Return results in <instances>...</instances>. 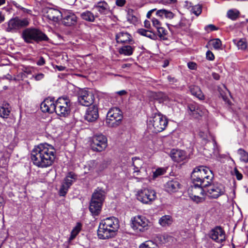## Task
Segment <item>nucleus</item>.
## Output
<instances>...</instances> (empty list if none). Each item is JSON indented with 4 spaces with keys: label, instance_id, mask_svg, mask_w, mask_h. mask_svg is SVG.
Wrapping results in <instances>:
<instances>
[{
    "label": "nucleus",
    "instance_id": "23",
    "mask_svg": "<svg viewBox=\"0 0 248 248\" xmlns=\"http://www.w3.org/2000/svg\"><path fill=\"white\" fill-rule=\"evenodd\" d=\"M116 40L118 43H127L132 41L131 35L127 32L121 31L116 35Z\"/></svg>",
    "mask_w": 248,
    "mask_h": 248
},
{
    "label": "nucleus",
    "instance_id": "46",
    "mask_svg": "<svg viewBox=\"0 0 248 248\" xmlns=\"http://www.w3.org/2000/svg\"><path fill=\"white\" fill-rule=\"evenodd\" d=\"M191 11L195 15L198 16L202 12V7L199 5L192 6Z\"/></svg>",
    "mask_w": 248,
    "mask_h": 248
},
{
    "label": "nucleus",
    "instance_id": "6",
    "mask_svg": "<svg viewBox=\"0 0 248 248\" xmlns=\"http://www.w3.org/2000/svg\"><path fill=\"white\" fill-rule=\"evenodd\" d=\"M123 118L122 112L119 108H112L107 114V125L109 127H117L121 124Z\"/></svg>",
    "mask_w": 248,
    "mask_h": 248
},
{
    "label": "nucleus",
    "instance_id": "41",
    "mask_svg": "<svg viewBox=\"0 0 248 248\" xmlns=\"http://www.w3.org/2000/svg\"><path fill=\"white\" fill-rule=\"evenodd\" d=\"M158 35L160 39L166 40H167V35L168 34V31L164 28L160 27L157 28Z\"/></svg>",
    "mask_w": 248,
    "mask_h": 248
},
{
    "label": "nucleus",
    "instance_id": "43",
    "mask_svg": "<svg viewBox=\"0 0 248 248\" xmlns=\"http://www.w3.org/2000/svg\"><path fill=\"white\" fill-rule=\"evenodd\" d=\"M48 103L49 105L48 106V110L47 112L52 113L54 112H55L56 113V101L54 102L51 100H49Z\"/></svg>",
    "mask_w": 248,
    "mask_h": 248
},
{
    "label": "nucleus",
    "instance_id": "33",
    "mask_svg": "<svg viewBox=\"0 0 248 248\" xmlns=\"http://www.w3.org/2000/svg\"><path fill=\"white\" fill-rule=\"evenodd\" d=\"M119 52L121 54L130 56L132 54L133 49L130 46L127 45L121 47Z\"/></svg>",
    "mask_w": 248,
    "mask_h": 248
},
{
    "label": "nucleus",
    "instance_id": "62",
    "mask_svg": "<svg viewBox=\"0 0 248 248\" xmlns=\"http://www.w3.org/2000/svg\"><path fill=\"white\" fill-rule=\"evenodd\" d=\"M21 9L24 13H27L28 14H31V10L27 9L23 7H22Z\"/></svg>",
    "mask_w": 248,
    "mask_h": 248
},
{
    "label": "nucleus",
    "instance_id": "63",
    "mask_svg": "<svg viewBox=\"0 0 248 248\" xmlns=\"http://www.w3.org/2000/svg\"><path fill=\"white\" fill-rule=\"evenodd\" d=\"M117 93L119 95L122 96L126 93V92L125 90H121L117 92Z\"/></svg>",
    "mask_w": 248,
    "mask_h": 248
},
{
    "label": "nucleus",
    "instance_id": "59",
    "mask_svg": "<svg viewBox=\"0 0 248 248\" xmlns=\"http://www.w3.org/2000/svg\"><path fill=\"white\" fill-rule=\"evenodd\" d=\"M212 77L215 80H219L220 78V76L219 75V74L216 73H213Z\"/></svg>",
    "mask_w": 248,
    "mask_h": 248
},
{
    "label": "nucleus",
    "instance_id": "7",
    "mask_svg": "<svg viewBox=\"0 0 248 248\" xmlns=\"http://www.w3.org/2000/svg\"><path fill=\"white\" fill-rule=\"evenodd\" d=\"M90 146L94 152H100L105 150L108 146L107 138L102 134L94 135L91 140Z\"/></svg>",
    "mask_w": 248,
    "mask_h": 248
},
{
    "label": "nucleus",
    "instance_id": "60",
    "mask_svg": "<svg viewBox=\"0 0 248 248\" xmlns=\"http://www.w3.org/2000/svg\"><path fill=\"white\" fill-rule=\"evenodd\" d=\"M156 9H153L150 10L147 14L146 16L148 18H150L152 14L155 11H156Z\"/></svg>",
    "mask_w": 248,
    "mask_h": 248
},
{
    "label": "nucleus",
    "instance_id": "21",
    "mask_svg": "<svg viewBox=\"0 0 248 248\" xmlns=\"http://www.w3.org/2000/svg\"><path fill=\"white\" fill-rule=\"evenodd\" d=\"M170 156L173 161L179 162L186 158V152L183 150L173 149L170 151Z\"/></svg>",
    "mask_w": 248,
    "mask_h": 248
},
{
    "label": "nucleus",
    "instance_id": "37",
    "mask_svg": "<svg viewBox=\"0 0 248 248\" xmlns=\"http://www.w3.org/2000/svg\"><path fill=\"white\" fill-rule=\"evenodd\" d=\"M233 42L237 45L239 49L245 50L247 47V43L245 39L242 38L239 41L233 40Z\"/></svg>",
    "mask_w": 248,
    "mask_h": 248
},
{
    "label": "nucleus",
    "instance_id": "47",
    "mask_svg": "<svg viewBox=\"0 0 248 248\" xmlns=\"http://www.w3.org/2000/svg\"><path fill=\"white\" fill-rule=\"evenodd\" d=\"M191 199L196 203H198L204 201V198L196 194H191Z\"/></svg>",
    "mask_w": 248,
    "mask_h": 248
},
{
    "label": "nucleus",
    "instance_id": "26",
    "mask_svg": "<svg viewBox=\"0 0 248 248\" xmlns=\"http://www.w3.org/2000/svg\"><path fill=\"white\" fill-rule=\"evenodd\" d=\"M81 18L86 21L93 22L94 21L95 18L98 17V14L94 15L92 12L86 10L80 14Z\"/></svg>",
    "mask_w": 248,
    "mask_h": 248
},
{
    "label": "nucleus",
    "instance_id": "54",
    "mask_svg": "<svg viewBox=\"0 0 248 248\" xmlns=\"http://www.w3.org/2000/svg\"><path fill=\"white\" fill-rule=\"evenodd\" d=\"M45 63V60L44 58L42 57H40L39 60L36 62L37 65L39 66H42L44 65Z\"/></svg>",
    "mask_w": 248,
    "mask_h": 248
},
{
    "label": "nucleus",
    "instance_id": "9",
    "mask_svg": "<svg viewBox=\"0 0 248 248\" xmlns=\"http://www.w3.org/2000/svg\"><path fill=\"white\" fill-rule=\"evenodd\" d=\"M137 198L142 203L150 204L156 198V192L149 188L141 189L138 192Z\"/></svg>",
    "mask_w": 248,
    "mask_h": 248
},
{
    "label": "nucleus",
    "instance_id": "50",
    "mask_svg": "<svg viewBox=\"0 0 248 248\" xmlns=\"http://www.w3.org/2000/svg\"><path fill=\"white\" fill-rule=\"evenodd\" d=\"M234 174L236 176V179L238 180H241L243 178V175L236 168L234 169Z\"/></svg>",
    "mask_w": 248,
    "mask_h": 248
},
{
    "label": "nucleus",
    "instance_id": "36",
    "mask_svg": "<svg viewBox=\"0 0 248 248\" xmlns=\"http://www.w3.org/2000/svg\"><path fill=\"white\" fill-rule=\"evenodd\" d=\"M138 32L142 36L147 37L151 39H154L155 37V34L152 31L144 29H140Z\"/></svg>",
    "mask_w": 248,
    "mask_h": 248
},
{
    "label": "nucleus",
    "instance_id": "25",
    "mask_svg": "<svg viewBox=\"0 0 248 248\" xmlns=\"http://www.w3.org/2000/svg\"><path fill=\"white\" fill-rule=\"evenodd\" d=\"M97 9L100 14L106 15L108 12V5L105 1H99L93 6V9Z\"/></svg>",
    "mask_w": 248,
    "mask_h": 248
},
{
    "label": "nucleus",
    "instance_id": "14",
    "mask_svg": "<svg viewBox=\"0 0 248 248\" xmlns=\"http://www.w3.org/2000/svg\"><path fill=\"white\" fill-rule=\"evenodd\" d=\"M77 179V176L74 173L69 172L62 184L59 192V195L61 196H65L68 189L73 183V180H76Z\"/></svg>",
    "mask_w": 248,
    "mask_h": 248
},
{
    "label": "nucleus",
    "instance_id": "28",
    "mask_svg": "<svg viewBox=\"0 0 248 248\" xmlns=\"http://www.w3.org/2000/svg\"><path fill=\"white\" fill-rule=\"evenodd\" d=\"M190 23L189 21L186 18H182L178 24L176 25L175 27L177 29H180L186 33L190 32Z\"/></svg>",
    "mask_w": 248,
    "mask_h": 248
},
{
    "label": "nucleus",
    "instance_id": "44",
    "mask_svg": "<svg viewBox=\"0 0 248 248\" xmlns=\"http://www.w3.org/2000/svg\"><path fill=\"white\" fill-rule=\"evenodd\" d=\"M49 99L45 100L40 105V108L44 112H47L48 110Z\"/></svg>",
    "mask_w": 248,
    "mask_h": 248
},
{
    "label": "nucleus",
    "instance_id": "2",
    "mask_svg": "<svg viewBox=\"0 0 248 248\" xmlns=\"http://www.w3.org/2000/svg\"><path fill=\"white\" fill-rule=\"evenodd\" d=\"M119 228V220L114 217H109L101 221L97 230L100 239H106L113 237Z\"/></svg>",
    "mask_w": 248,
    "mask_h": 248
},
{
    "label": "nucleus",
    "instance_id": "13",
    "mask_svg": "<svg viewBox=\"0 0 248 248\" xmlns=\"http://www.w3.org/2000/svg\"><path fill=\"white\" fill-rule=\"evenodd\" d=\"M225 187L221 184L211 185L210 184L206 188L205 194L212 199H217L225 193Z\"/></svg>",
    "mask_w": 248,
    "mask_h": 248
},
{
    "label": "nucleus",
    "instance_id": "56",
    "mask_svg": "<svg viewBox=\"0 0 248 248\" xmlns=\"http://www.w3.org/2000/svg\"><path fill=\"white\" fill-rule=\"evenodd\" d=\"M125 2V0H116V4L118 6H123Z\"/></svg>",
    "mask_w": 248,
    "mask_h": 248
},
{
    "label": "nucleus",
    "instance_id": "24",
    "mask_svg": "<svg viewBox=\"0 0 248 248\" xmlns=\"http://www.w3.org/2000/svg\"><path fill=\"white\" fill-rule=\"evenodd\" d=\"M102 203L91 200L89 207L90 211L93 216L98 215L102 208Z\"/></svg>",
    "mask_w": 248,
    "mask_h": 248
},
{
    "label": "nucleus",
    "instance_id": "16",
    "mask_svg": "<svg viewBox=\"0 0 248 248\" xmlns=\"http://www.w3.org/2000/svg\"><path fill=\"white\" fill-rule=\"evenodd\" d=\"M187 109L189 114L196 119L201 117L205 112L202 106L194 103L188 104Z\"/></svg>",
    "mask_w": 248,
    "mask_h": 248
},
{
    "label": "nucleus",
    "instance_id": "42",
    "mask_svg": "<svg viewBox=\"0 0 248 248\" xmlns=\"http://www.w3.org/2000/svg\"><path fill=\"white\" fill-rule=\"evenodd\" d=\"M139 248H156V245L152 241H146L141 244Z\"/></svg>",
    "mask_w": 248,
    "mask_h": 248
},
{
    "label": "nucleus",
    "instance_id": "40",
    "mask_svg": "<svg viewBox=\"0 0 248 248\" xmlns=\"http://www.w3.org/2000/svg\"><path fill=\"white\" fill-rule=\"evenodd\" d=\"M238 153L240 155V160L245 163L248 162V153L243 149L238 150Z\"/></svg>",
    "mask_w": 248,
    "mask_h": 248
},
{
    "label": "nucleus",
    "instance_id": "45",
    "mask_svg": "<svg viewBox=\"0 0 248 248\" xmlns=\"http://www.w3.org/2000/svg\"><path fill=\"white\" fill-rule=\"evenodd\" d=\"M212 45L214 47V48L216 49H219L221 48V41L219 39H215L211 41Z\"/></svg>",
    "mask_w": 248,
    "mask_h": 248
},
{
    "label": "nucleus",
    "instance_id": "38",
    "mask_svg": "<svg viewBox=\"0 0 248 248\" xmlns=\"http://www.w3.org/2000/svg\"><path fill=\"white\" fill-rule=\"evenodd\" d=\"M155 98L158 100L159 103H163L169 99L168 95L164 93L159 92L156 93Z\"/></svg>",
    "mask_w": 248,
    "mask_h": 248
},
{
    "label": "nucleus",
    "instance_id": "8",
    "mask_svg": "<svg viewBox=\"0 0 248 248\" xmlns=\"http://www.w3.org/2000/svg\"><path fill=\"white\" fill-rule=\"evenodd\" d=\"M30 24V20L27 18H20L18 17L11 19L8 22L6 31L16 32L18 30L27 27Z\"/></svg>",
    "mask_w": 248,
    "mask_h": 248
},
{
    "label": "nucleus",
    "instance_id": "1",
    "mask_svg": "<svg viewBox=\"0 0 248 248\" xmlns=\"http://www.w3.org/2000/svg\"><path fill=\"white\" fill-rule=\"evenodd\" d=\"M31 159L34 165L41 168L51 166L56 158V150L48 143H41L35 146L31 153Z\"/></svg>",
    "mask_w": 248,
    "mask_h": 248
},
{
    "label": "nucleus",
    "instance_id": "15",
    "mask_svg": "<svg viewBox=\"0 0 248 248\" xmlns=\"http://www.w3.org/2000/svg\"><path fill=\"white\" fill-rule=\"evenodd\" d=\"M210 237L217 243H222L225 240V232L220 226H217L210 232Z\"/></svg>",
    "mask_w": 248,
    "mask_h": 248
},
{
    "label": "nucleus",
    "instance_id": "17",
    "mask_svg": "<svg viewBox=\"0 0 248 248\" xmlns=\"http://www.w3.org/2000/svg\"><path fill=\"white\" fill-rule=\"evenodd\" d=\"M99 117L98 110L97 107L93 105L89 107L84 115V119L89 122L95 121Z\"/></svg>",
    "mask_w": 248,
    "mask_h": 248
},
{
    "label": "nucleus",
    "instance_id": "34",
    "mask_svg": "<svg viewBox=\"0 0 248 248\" xmlns=\"http://www.w3.org/2000/svg\"><path fill=\"white\" fill-rule=\"evenodd\" d=\"M81 229V224L80 223H77L76 226L72 230L71 235L69 237V240H72L74 239L76 236L78 234Z\"/></svg>",
    "mask_w": 248,
    "mask_h": 248
},
{
    "label": "nucleus",
    "instance_id": "31",
    "mask_svg": "<svg viewBox=\"0 0 248 248\" xmlns=\"http://www.w3.org/2000/svg\"><path fill=\"white\" fill-rule=\"evenodd\" d=\"M206 188L201 186H197L193 185L191 186V194L203 196L206 192Z\"/></svg>",
    "mask_w": 248,
    "mask_h": 248
},
{
    "label": "nucleus",
    "instance_id": "53",
    "mask_svg": "<svg viewBox=\"0 0 248 248\" xmlns=\"http://www.w3.org/2000/svg\"><path fill=\"white\" fill-rule=\"evenodd\" d=\"M167 79L169 81L170 84H173L176 83L177 81V79H176L174 77H172L170 75L167 77Z\"/></svg>",
    "mask_w": 248,
    "mask_h": 248
},
{
    "label": "nucleus",
    "instance_id": "29",
    "mask_svg": "<svg viewBox=\"0 0 248 248\" xmlns=\"http://www.w3.org/2000/svg\"><path fill=\"white\" fill-rule=\"evenodd\" d=\"M190 91L191 94L197 97L200 100H203L204 96L200 88L196 86H191L190 87Z\"/></svg>",
    "mask_w": 248,
    "mask_h": 248
},
{
    "label": "nucleus",
    "instance_id": "12",
    "mask_svg": "<svg viewBox=\"0 0 248 248\" xmlns=\"http://www.w3.org/2000/svg\"><path fill=\"white\" fill-rule=\"evenodd\" d=\"M78 102L82 106L88 107L94 102L93 93L87 89H82L78 92Z\"/></svg>",
    "mask_w": 248,
    "mask_h": 248
},
{
    "label": "nucleus",
    "instance_id": "57",
    "mask_svg": "<svg viewBox=\"0 0 248 248\" xmlns=\"http://www.w3.org/2000/svg\"><path fill=\"white\" fill-rule=\"evenodd\" d=\"M44 77V75L42 73H39L34 77V78L36 80H40L43 79Z\"/></svg>",
    "mask_w": 248,
    "mask_h": 248
},
{
    "label": "nucleus",
    "instance_id": "4",
    "mask_svg": "<svg viewBox=\"0 0 248 248\" xmlns=\"http://www.w3.org/2000/svg\"><path fill=\"white\" fill-rule=\"evenodd\" d=\"M21 37L24 42L28 44L48 40V38L46 34L40 30L34 28H28L23 30Z\"/></svg>",
    "mask_w": 248,
    "mask_h": 248
},
{
    "label": "nucleus",
    "instance_id": "51",
    "mask_svg": "<svg viewBox=\"0 0 248 248\" xmlns=\"http://www.w3.org/2000/svg\"><path fill=\"white\" fill-rule=\"evenodd\" d=\"M152 21L153 26L155 27L156 29H157V28H159L160 27L161 23L158 19L154 17L152 18Z\"/></svg>",
    "mask_w": 248,
    "mask_h": 248
},
{
    "label": "nucleus",
    "instance_id": "22",
    "mask_svg": "<svg viewBox=\"0 0 248 248\" xmlns=\"http://www.w3.org/2000/svg\"><path fill=\"white\" fill-rule=\"evenodd\" d=\"M105 197V191L101 188L97 187L93 193L91 200L103 204Z\"/></svg>",
    "mask_w": 248,
    "mask_h": 248
},
{
    "label": "nucleus",
    "instance_id": "35",
    "mask_svg": "<svg viewBox=\"0 0 248 248\" xmlns=\"http://www.w3.org/2000/svg\"><path fill=\"white\" fill-rule=\"evenodd\" d=\"M11 112V109L7 106L0 107V117L3 118H7Z\"/></svg>",
    "mask_w": 248,
    "mask_h": 248
},
{
    "label": "nucleus",
    "instance_id": "20",
    "mask_svg": "<svg viewBox=\"0 0 248 248\" xmlns=\"http://www.w3.org/2000/svg\"><path fill=\"white\" fill-rule=\"evenodd\" d=\"M62 14L59 10L52 8L47 9L46 17L50 20L58 22L62 17Z\"/></svg>",
    "mask_w": 248,
    "mask_h": 248
},
{
    "label": "nucleus",
    "instance_id": "5",
    "mask_svg": "<svg viewBox=\"0 0 248 248\" xmlns=\"http://www.w3.org/2000/svg\"><path fill=\"white\" fill-rule=\"evenodd\" d=\"M147 124L154 133H157L165 129L168 124V120L161 113H155L147 122Z\"/></svg>",
    "mask_w": 248,
    "mask_h": 248
},
{
    "label": "nucleus",
    "instance_id": "3",
    "mask_svg": "<svg viewBox=\"0 0 248 248\" xmlns=\"http://www.w3.org/2000/svg\"><path fill=\"white\" fill-rule=\"evenodd\" d=\"M214 178L212 171L209 168L200 166L194 169L191 174V179L194 186L206 187L212 184Z\"/></svg>",
    "mask_w": 248,
    "mask_h": 248
},
{
    "label": "nucleus",
    "instance_id": "30",
    "mask_svg": "<svg viewBox=\"0 0 248 248\" xmlns=\"http://www.w3.org/2000/svg\"><path fill=\"white\" fill-rule=\"evenodd\" d=\"M172 222V218L169 215L163 216L159 220V224L163 227L170 226Z\"/></svg>",
    "mask_w": 248,
    "mask_h": 248
},
{
    "label": "nucleus",
    "instance_id": "10",
    "mask_svg": "<svg viewBox=\"0 0 248 248\" xmlns=\"http://www.w3.org/2000/svg\"><path fill=\"white\" fill-rule=\"evenodd\" d=\"M70 102L66 97H59L56 100V114L60 116L66 117L70 112Z\"/></svg>",
    "mask_w": 248,
    "mask_h": 248
},
{
    "label": "nucleus",
    "instance_id": "61",
    "mask_svg": "<svg viewBox=\"0 0 248 248\" xmlns=\"http://www.w3.org/2000/svg\"><path fill=\"white\" fill-rule=\"evenodd\" d=\"M100 165V169H99L100 171L102 170L105 168L107 167V164L105 162H103Z\"/></svg>",
    "mask_w": 248,
    "mask_h": 248
},
{
    "label": "nucleus",
    "instance_id": "49",
    "mask_svg": "<svg viewBox=\"0 0 248 248\" xmlns=\"http://www.w3.org/2000/svg\"><path fill=\"white\" fill-rule=\"evenodd\" d=\"M204 29L207 31L217 30V28L213 24H210L205 27Z\"/></svg>",
    "mask_w": 248,
    "mask_h": 248
},
{
    "label": "nucleus",
    "instance_id": "39",
    "mask_svg": "<svg viewBox=\"0 0 248 248\" xmlns=\"http://www.w3.org/2000/svg\"><path fill=\"white\" fill-rule=\"evenodd\" d=\"M240 13L236 10H229L227 12V16L229 18L235 20L239 16Z\"/></svg>",
    "mask_w": 248,
    "mask_h": 248
},
{
    "label": "nucleus",
    "instance_id": "32",
    "mask_svg": "<svg viewBox=\"0 0 248 248\" xmlns=\"http://www.w3.org/2000/svg\"><path fill=\"white\" fill-rule=\"evenodd\" d=\"M132 165L134 167V172H138L140 171V169L141 168L142 164V161L137 157H133L132 159Z\"/></svg>",
    "mask_w": 248,
    "mask_h": 248
},
{
    "label": "nucleus",
    "instance_id": "58",
    "mask_svg": "<svg viewBox=\"0 0 248 248\" xmlns=\"http://www.w3.org/2000/svg\"><path fill=\"white\" fill-rule=\"evenodd\" d=\"M184 6L187 9L192 7V3L188 1H185Z\"/></svg>",
    "mask_w": 248,
    "mask_h": 248
},
{
    "label": "nucleus",
    "instance_id": "64",
    "mask_svg": "<svg viewBox=\"0 0 248 248\" xmlns=\"http://www.w3.org/2000/svg\"><path fill=\"white\" fill-rule=\"evenodd\" d=\"M144 26L145 28H149L150 27V21L147 20H146L145 21H144Z\"/></svg>",
    "mask_w": 248,
    "mask_h": 248
},
{
    "label": "nucleus",
    "instance_id": "19",
    "mask_svg": "<svg viewBox=\"0 0 248 248\" xmlns=\"http://www.w3.org/2000/svg\"><path fill=\"white\" fill-rule=\"evenodd\" d=\"M62 18V23L66 26H74L77 23V17L73 13H65Z\"/></svg>",
    "mask_w": 248,
    "mask_h": 248
},
{
    "label": "nucleus",
    "instance_id": "27",
    "mask_svg": "<svg viewBox=\"0 0 248 248\" xmlns=\"http://www.w3.org/2000/svg\"><path fill=\"white\" fill-rule=\"evenodd\" d=\"M156 16L160 19L166 18L167 19H172L174 17V14L170 11L164 9L157 10Z\"/></svg>",
    "mask_w": 248,
    "mask_h": 248
},
{
    "label": "nucleus",
    "instance_id": "52",
    "mask_svg": "<svg viewBox=\"0 0 248 248\" xmlns=\"http://www.w3.org/2000/svg\"><path fill=\"white\" fill-rule=\"evenodd\" d=\"M206 59L209 61H213L215 59L214 55L210 50H208L206 52Z\"/></svg>",
    "mask_w": 248,
    "mask_h": 248
},
{
    "label": "nucleus",
    "instance_id": "48",
    "mask_svg": "<svg viewBox=\"0 0 248 248\" xmlns=\"http://www.w3.org/2000/svg\"><path fill=\"white\" fill-rule=\"evenodd\" d=\"M165 171L163 169L159 168L155 170V171L154 172L153 176L154 177H156L159 175H162L164 173Z\"/></svg>",
    "mask_w": 248,
    "mask_h": 248
},
{
    "label": "nucleus",
    "instance_id": "55",
    "mask_svg": "<svg viewBox=\"0 0 248 248\" xmlns=\"http://www.w3.org/2000/svg\"><path fill=\"white\" fill-rule=\"evenodd\" d=\"M188 67L191 70H194L197 67V64L194 62H189L187 63Z\"/></svg>",
    "mask_w": 248,
    "mask_h": 248
},
{
    "label": "nucleus",
    "instance_id": "18",
    "mask_svg": "<svg viewBox=\"0 0 248 248\" xmlns=\"http://www.w3.org/2000/svg\"><path fill=\"white\" fill-rule=\"evenodd\" d=\"M181 187V185L179 180L176 178L169 180L165 185L166 190L170 193L177 192Z\"/></svg>",
    "mask_w": 248,
    "mask_h": 248
},
{
    "label": "nucleus",
    "instance_id": "11",
    "mask_svg": "<svg viewBox=\"0 0 248 248\" xmlns=\"http://www.w3.org/2000/svg\"><path fill=\"white\" fill-rule=\"evenodd\" d=\"M132 221L131 227L137 232H143L149 228V221L144 216H136Z\"/></svg>",
    "mask_w": 248,
    "mask_h": 248
}]
</instances>
